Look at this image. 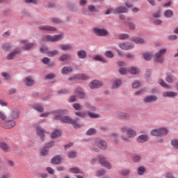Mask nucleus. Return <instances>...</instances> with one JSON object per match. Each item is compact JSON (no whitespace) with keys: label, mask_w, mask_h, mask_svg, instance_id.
<instances>
[{"label":"nucleus","mask_w":178,"mask_h":178,"mask_svg":"<svg viewBox=\"0 0 178 178\" xmlns=\"http://www.w3.org/2000/svg\"><path fill=\"white\" fill-rule=\"evenodd\" d=\"M120 131L124 134L127 133V136L122 135L120 136V139L122 141H124V143L130 142L131 138H134V137L137 136V131L129 126H122L120 128Z\"/></svg>","instance_id":"nucleus-1"},{"label":"nucleus","mask_w":178,"mask_h":178,"mask_svg":"<svg viewBox=\"0 0 178 178\" xmlns=\"http://www.w3.org/2000/svg\"><path fill=\"white\" fill-rule=\"evenodd\" d=\"M58 120H60L62 123H67L69 124H72L74 129H80V127H83V125L79 123V120H80V118L73 119L67 115H65L60 117L58 119Z\"/></svg>","instance_id":"nucleus-2"},{"label":"nucleus","mask_w":178,"mask_h":178,"mask_svg":"<svg viewBox=\"0 0 178 178\" xmlns=\"http://www.w3.org/2000/svg\"><path fill=\"white\" fill-rule=\"evenodd\" d=\"M76 116H79V118H88L89 116L90 119H98L99 118V114H97L95 113H92L91 111H77L75 113Z\"/></svg>","instance_id":"nucleus-3"},{"label":"nucleus","mask_w":178,"mask_h":178,"mask_svg":"<svg viewBox=\"0 0 178 178\" xmlns=\"http://www.w3.org/2000/svg\"><path fill=\"white\" fill-rule=\"evenodd\" d=\"M168 49H161L159 51V52L156 53L153 55V59L154 62L156 63H163L165 59L163 58V55L166 54Z\"/></svg>","instance_id":"nucleus-4"},{"label":"nucleus","mask_w":178,"mask_h":178,"mask_svg":"<svg viewBox=\"0 0 178 178\" xmlns=\"http://www.w3.org/2000/svg\"><path fill=\"white\" fill-rule=\"evenodd\" d=\"M63 36H64L63 33H60L59 35H47L43 37L42 41L56 42L58 41H61V40H63Z\"/></svg>","instance_id":"nucleus-5"},{"label":"nucleus","mask_w":178,"mask_h":178,"mask_svg":"<svg viewBox=\"0 0 178 178\" xmlns=\"http://www.w3.org/2000/svg\"><path fill=\"white\" fill-rule=\"evenodd\" d=\"M94 143L96 147H98L99 149H102V151H106V149H108V143L105 141V140L97 138L95 139Z\"/></svg>","instance_id":"nucleus-6"},{"label":"nucleus","mask_w":178,"mask_h":178,"mask_svg":"<svg viewBox=\"0 0 178 178\" xmlns=\"http://www.w3.org/2000/svg\"><path fill=\"white\" fill-rule=\"evenodd\" d=\"M93 33L97 37H108L109 35V31L106 29H101L98 27H95L92 29Z\"/></svg>","instance_id":"nucleus-7"},{"label":"nucleus","mask_w":178,"mask_h":178,"mask_svg":"<svg viewBox=\"0 0 178 178\" xmlns=\"http://www.w3.org/2000/svg\"><path fill=\"white\" fill-rule=\"evenodd\" d=\"M98 161L101 166L103 168H106V169H108V170L112 169V164H111V163L106 160V157L104 156H99Z\"/></svg>","instance_id":"nucleus-8"},{"label":"nucleus","mask_w":178,"mask_h":178,"mask_svg":"<svg viewBox=\"0 0 178 178\" xmlns=\"http://www.w3.org/2000/svg\"><path fill=\"white\" fill-rule=\"evenodd\" d=\"M22 49L24 51H31L35 47V42H30L27 40H21Z\"/></svg>","instance_id":"nucleus-9"},{"label":"nucleus","mask_w":178,"mask_h":178,"mask_svg":"<svg viewBox=\"0 0 178 178\" xmlns=\"http://www.w3.org/2000/svg\"><path fill=\"white\" fill-rule=\"evenodd\" d=\"M54 115V120H59V118H63V115H69L67 109H58L53 111Z\"/></svg>","instance_id":"nucleus-10"},{"label":"nucleus","mask_w":178,"mask_h":178,"mask_svg":"<svg viewBox=\"0 0 178 178\" xmlns=\"http://www.w3.org/2000/svg\"><path fill=\"white\" fill-rule=\"evenodd\" d=\"M144 104H154L158 101V96L149 95L145 97L143 99Z\"/></svg>","instance_id":"nucleus-11"},{"label":"nucleus","mask_w":178,"mask_h":178,"mask_svg":"<svg viewBox=\"0 0 178 178\" xmlns=\"http://www.w3.org/2000/svg\"><path fill=\"white\" fill-rule=\"evenodd\" d=\"M104 86V83L99 80H93L89 83V87L91 90H97V88H101Z\"/></svg>","instance_id":"nucleus-12"},{"label":"nucleus","mask_w":178,"mask_h":178,"mask_svg":"<svg viewBox=\"0 0 178 178\" xmlns=\"http://www.w3.org/2000/svg\"><path fill=\"white\" fill-rule=\"evenodd\" d=\"M36 133L38 136H39L42 141H44L45 140V134L47 133V131H45V129L40 126H38L36 127Z\"/></svg>","instance_id":"nucleus-13"},{"label":"nucleus","mask_w":178,"mask_h":178,"mask_svg":"<svg viewBox=\"0 0 178 178\" xmlns=\"http://www.w3.org/2000/svg\"><path fill=\"white\" fill-rule=\"evenodd\" d=\"M120 48H121V49H124V51H129L134 48V44L130 42H125L120 44Z\"/></svg>","instance_id":"nucleus-14"},{"label":"nucleus","mask_w":178,"mask_h":178,"mask_svg":"<svg viewBox=\"0 0 178 178\" xmlns=\"http://www.w3.org/2000/svg\"><path fill=\"white\" fill-rule=\"evenodd\" d=\"M20 47L15 48L14 50L12 51V52L8 54V56H6L7 60H12V59H13L15 56H16V55L20 54Z\"/></svg>","instance_id":"nucleus-15"},{"label":"nucleus","mask_w":178,"mask_h":178,"mask_svg":"<svg viewBox=\"0 0 178 178\" xmlns=\"http://www.w3.org/2000/svg\"><path fill=\"white\" fill-rule=\"evenodd\" d=\"M16 126V121L15 120H6L3 124V129H13Z\"/></svg>","instance_id":"nucleus-16"},{"label":"nucleus","mask_w":178,"mask_h":178,"mask_svg":"<svg viewBox=\"0 0 178 178\" xmlns=\"http://www.w3.org/2000/svg\"><path fill=\"white\" fill-rule=\"evenodd\" d=\"M9 118L10 119H13V120H16L18 118H20V111L19 109H13L10 113Z\"/></svg>","instance_id":"nucleus-17"},{"label":"nucleus","mask_w":178,"mask_h":178,"mask_svg":"<svg viewBox=\"0 0 178 178\" xmlns=\"http://www.w3.org/2000/svg\"><path fill=\"white\" fill-rule=\"evenodd\" d=\"M116 115L117 118H118V119H122V120H130L131 119L130 115L127 113L117 112Z\"/></svg>","instance_id":"nucleus-18"},{"label":"nucleus","mask_w":178,"mask_h":178,"mask_svg":"<svg viewBox=\"0 0 178 178\" xmlns=\"http://www.w3.org/2000/svg\"><path fill=\"white\" fill-rule=\"evenodd\" d=\"M177 92L173 91H165L162 93V97H163V98H175L177 97Z\"/></svg>","instance_id":"nucleus-19"},{"label":"nucleus","mask_w":178,"mask_h":178,"mask_svg":"<svg viewBox=\"0 0 178 178\" xmlns=\"http://www.w3.org/2000/svg\"><path fill=\"white\" fill-rule=\"evenodd\" d=\"M39 29L42 31H56V28L55 26L49 25H42L39 26Z\"/></svg>","instance_id":"nucleus-20"},{"label":"nucleus","mask_w":178,"mask_h":178,"mask_svg":"<svg viewBox=\"0 0 178 178\" xmlns=\"http://www.w3.org/2000/svg\"><path fill=\"white\" fill-rule=\"evenodd\" d=\"M122 84H123V81L122 79H115L113 81L111 88L112 90H118V88H119V87H120Z\"/></svg>","instance_id":"nucleus-21"},{"label":"nucleus","mask_w":178,"mask_h":178,"mask_svg":"<svg viewBox=\"0 0 178 178\" xmlns=\"http://www.w3.org/2000/svg\"><path fill=\"white\" fill-rule=\"evenodd\" d=\"M74 92L76 94L77 97L80 98V99H84V98H86V93L84 92L83 88H78L75 90Z\"/></svg>","instance_id":"nucleus-22"},{"label":"nucleus","mask_w":178,"mask_h":178,"mask_svg":"<svg viewBox=\"0 0 178 178\" xmlns=\"http://www.w3.org/2000/svg\"><path fill=\"white\" fill-rule=\"evenodd\" d=\"M71 59L72 55L69 54H65L59 57L58 60H60V62H69V60H71Z\"/></svg>","instance_id":"nucleus-23"},{"label":"nucleus","mask_w":178,"mask_h":178,"mask_svg":"<svg viewBox=\"0 0 178 178\" xmlns=\"http://www.w3.org/2000/svg\"><path fill=\"white\" fill-rule=\"evenodd\" d=\"M149 139V138L148 137V135L142 134L137 138L136 141L138 143H147V141H148Z\"/></svg>","instance_id":"nucleus-24"},{"label":"nucleus","mask_w":178,"mask_h":178,"mask_svg":"<svg viewBox=\"0 0 178 178\" xmlns=\"http://www.w3.org/2000/svg\"><path fill=\"white\" fill-rule=\"evenodd\" d=\"M24 83L25 86H27V87H33V85L34 84V79H33V77L31 76H27L24 80Z\"/></svg>","instance_id":"nucleus-25"},{"label":"nucleus","mask_w":178,"mask_h":178,"mask_svg":"<svg viewBox=\"0 0 178 178\" xmlns=\"http://www.w3.org/2000/svg\"><path fill=\"white\" fill-rule=\"evenodd\" d=\"M0 148L3 151V152H9L10 150V147L6 142H0Z\"/></svg>","instance_id":"nucleus-26"},{"label":"nucleus","mask_w":178,"mask_h":178,"mask_svg":"<svg viewBox=\"0 0 178 178\" xmlns=\"http://www.w3.org/2000/svg\"><path fill=\"white\" fill-rule=\"evenodd\" d=\"M51 163L53 165H60L62 163V157L60 156H56L51 160Z\"/></svg>","instance_id":"nucleus-27"},{"label":"nucleus","mask_w":178,"mask_h":178,"mask_svg":"<svg viewBox=\"0 0 178 178\" xmlns=\"http://www.w3.org/2000/svg\"><path fill=\"white\" fill-rule=\"evenodd\" d=\"M129 10L126 7L119 6L113 10V13H127Z\"/></svg>","instance_id":"nucleus-28"},{"label":"nucleus","mask_w":178,"mask_h":178,"mask_svg":"<svg viewBox=\"0 0 178 178\" xmlns=\"http://www.w3.org/2000/svg\"><path fill=\"white\" fill-rule=\"evenodd\" d=\"M61 73L62 74H71L73 73V67H63Z\"/></svg>","instance_id":"nucleus-29"},{"label":"nucleus","mask_w":178,"mask_h":178,"mask_svg":"<svg viewBox=\"0 0 178 178\" xmlns=\"http://www.w3.org/2000/svg\"><path fill=\"white\" fill-rule=\"evenodd\" d=\"M165 81L168 83V84H172V83H175V79L173 78V74L167 72L165 74Z\"/></svg>","instance_id":"nucleus-30"},{"label":"nucleus","mask_w":178,"mask_h":178,"mask_svg":"<svg viewBox=\"0 0 178 178\" xmlns=\"http://www.w3.org/2000/svg\"><path fill=\"white\" fill-rule=\"evenodd\" d=\"M62 136V130L60 129H55L51 134V138H58V137H60Z\"/></svg>","instance_id":"nucleus-31"},{"label":"nucleus","mask_w":178,"mask_h":178,"mask_svg":"<svg viewBox=\"0 0 178 178\" xmlns=\"http://www.w3.org/2000/svg\"><path fill=\"white\" fill-rule=\"evenodd\" d=\"M32 108L35 109V111H37L38 112L42 113L44 111V106L40 104H35L32 106Z\"/></svg>","instance_id":"nucleus-32"},{"label":"nucleus","mask_w":178,"mask_h":178,"mask_svg":"<svg viewBox=\"0 0 178 178\" xmlns=\"http://www.w3.org/2000/svg\"><path fill=\"white\" fill-rule=\"evenodd\" d=\"M60 48L61 51H73V45L72 44H61Z\"/></svg>","instance_id":"nucleus-33"},{"label":"nucleus","mask_w":178,"mask_h":178,"mask_svg":"<svg viewBox=\"0 0 178 178\" xmlns=\"http://www.w3.org/2000/svg\"><path fill=\"white\" fill-rule=\"evenodd\" d=\"M131 40L135 42L136 44H145V42H147L145 40L141 38L134 37L131 38Z\"/></svg>","instance_id":"nucleus-34"},{"label":"nucleus","mask_w":178,"mask_h":178,"mask_svg":"<svg viewBox=\"0 0 178 178\" xmlns=\"http://www.w3.org/2000/svg\"><path fill=\"white\" fill-rule=\"evenodd\" d=\"M76 55L79 59H86L87 51L86 50H79L77 51Z\"/></svg>","instance_id":"nucleus-35"},{"label":"nucleus","mask_w":178,"mask_h":178,"mask_svg":"<svg viewBox=\"0 0 178 178\" xmlns=\"http://www.w3.org/2000/svg\"><path fill=\"white\" fill-rule=\"evenodd\" d=\"M159 137H163V136H168L169 131L166 128H159Z\"/></svg>","instance_id":"nucleus-36"},{"label":"nucleus","mask_w":178,"mask_h":178,"mask_svg":"<svg viewBox=\"0 0 178 178\" xmlns=\"http://www.w3.org/2000/svg\"><path fill=\"white\" fill-rule=\"evenodd\" d=\"M93 60H97L98 62H103L104 63H106V58L101 56L100 55H96L92 57Z\"/></svg>","instance_id":"nucleus-37"},{"label":"nucleus","mask_w":178,"mask_h":178,"mask_svg":"<svg viewBox=\"0 0 178 178\" xmlns=\"http://www.w3.org/2000/svg\"><path fill=\"white\" fill-rule=\"evenodd\" d=\"M67 158H69V159H73L74 158H76V156H77L78 153L77 151L76 150H72L67 152Z\"/></svg>","instance_id":"nucleus-38"},{"label":"nucleus","mask_w":178,"mask_h":178,"mask_svg":"<svg viewBox=\"0 0 178 178\" xmlns=\"http://www.w3.org/2000/svg\"><path fill=\"white\" fill-rule=\"evenodd\" d=\"M173 15H175V13L172 10H166L164 12V16L167 19H170V18L173 17Z\"/></svg>","instance_id":"nucleus-39"},{"label":"nucleus","mask_w":178,"mask_h":178,"mask_svg":"<svg viewBox=\"0 0 178 178\" xmlns=\"http://www.w3.org/2000/svg\"><path fill=\"white\" fill-rule=\"evenodd\" d=\"M111 138H113V142L115 143V144H119L120 141H119V134L118 132H113L111 134Z\"/></svg>","instance_id":"nucleus-40"},{"label":"nucleus","mask_w":178,"mask_h":178,"mask_svg":"<svg viewBox=\"0 0 178 178\" xmlns=\"http://www.w3.org/2000/svg\"><path fill=\"white\" fill-rule=\"evenodd\" d=\"M128 72L131 74H138V73H140V70L136 67H131L128 69Z\"/></svg>","instance_id":"nucleus-41"},{"label":"nucleus","mask_w":178,"mask_h":178,"mask_svg":"<svg viewBox=\"0 0 178 178\" xmlns=\"http://www.w3.org/2000/svg\"><path fill=\"white\" fill-rule=\"evenodd\" d=\"M143 58L145 60H151L154 58V54L151 52H146L143 54Z\"/></svg>","instance_id":"nucleus-42"},{"label":"nucleus","mask_w":178,"mask_h":178,"mask_svg":"<svg viewBox=\"0 0 178 178\" xmlns=\"http://www.w3.org/2000/svg\"><path fill=\"white\" fill-rule=\"evenodd\" d=\"M105 175H106V170L104 169V168L98 170L96 172V176H97V177H101L102 176H105Z\"/></svg>","instance_id":"nucleus-43"},{"label":"nucleus","mask_w":178,"mask_h":178,"mask_svg":"<svg viewBox=\"0 0 178 178\" xmlns=\"http://www.w3.org/2000/svg\"><path fill=\"white\" fill-rule=\"evenodd\" d=\"M130 173H131V170L129 168H124L121 170V175L125 177L130 176Z\"/></svg>","instance_id":"nucleus-44"},{"label":"nucleus","mask_w":178,"mask_h":178,"mask_svg":"<svg viewBox=\"0 0 178 178\" xmlns=\"http://www.w3.org/2000/svg\"><path fill=\"white\" fill-rule=\"evenodd\" d=\"M152 17H154V19H159L162 17V10L161 9H159L158 10L155 11Z\"/></svg>","instance_id":"nucleus-45"},{"label":"nucleus","mask_w":178,"mask_h":178,"mask_svg":"<svg viewBox=\"0 0 178 178\" xmlns=\"http://www.w3.org/2000/svg\"><path fill=\"white\" fill-rule=\"evenodd\" d=\"M12 48H13V44H12V43H6L2 45V49L4 51H10Z\"/></svg>","instance_id":"nucleus-46"},{"label":"nucleus","mask_w":178,"mask_h":178,"mask_svg":"<svg viewBox=\"0 0 178 178\" xmlns=\"http://www.w3.org/2000/svg\"><path fill=\"white\" fill-rule=\"evenodd\" d=\"M48 154H49V147H43L40 151V154L42 156H46V155H48Z\"/></svg>","instance_id":"nucleus-47"},{"label":"nucleus","mask_w":178,"mask_h":178,"mask_svg":"<svg viewBox=\"0 0 178 178\" xmlns=\"http://www.w3.org/2000/svg\"><path fill=\"white\" fill-rule=\"evenodd\" d=\"M60 52L58 50H53L49 51L47 53V56H49L50 58H53V56H56V55H59Z\"/></svg>","instance_id":"nucleus-48"},{"label":"nucleus","mask_w":178,"mask_h":178,"mask_svg":"<svg viewBox=\"0 0 178 178\" xmlns=\"http://www.w3.org/2000/svg\"><path fill=\"white\" fill-rule=\"evenodd\" d=\"M70 173H74L76 175H80L82 173L81 170H80L79 168H71L70 169Z\"/></svg>","instance_id":"nucleus-49"},{"label":"nucleus","mask_w":178,"mask_h":178,"mask_svg":"<svg viewBox=\"0 0 178 178\" xmlns=\"http://www.w3.org/2000/svg\"><path fill=\"white\" fill-rule=\"evenodd\" d=\"M94 134H97V129L95 128H90L86 131L87 136H94Z\"/></svg>","instance_id":"nucleus-50"},{"label":"nucleus","mask_w":178,"mask_h":178,"mask_svg":"<svg viewBox=\"0 0 178 178\" xmlns=\"http://www.w3.org/2000/svg\"><path fill=\"white\" fill-rule=\"evenodd\" d=\"M159 84L161 86V87H163V88H170V86L168 85L162 79H159L158 80Z\"/></svg>","instance_id":"nucleus-51"},{"label":"nucleus","mask_w":178,"mask_h":178,"mask_svg":"<svg viewBox=\"0 0 178 178\" xmlns=\"http://www.w3.org/2000/svg\"><path fill=\"white\" fill-rule=\"evenodd\" d=\"M171 145L174 148V149H178V139H172L171 140Z\"/></svg>","instance_id":"nucleus-52"},{"label":"nucleus","mask_w":178,"mask_h":178,"mask_svg":"<svg viewBox=\"0 0 178 178\" xmlns=\"http://www.w3.org/2000/svg\"><path fill=\"white\" fill-rule=\"evenodd\" d=\"M137 170L138 176H143L144 173H145V168H144L143 166L138 167Z\"/></svg>","instance_id":"nucleus-53"},{"label":"nucleus","mask_w":178,"mask_h":178,"mask_svg":"<svg viewBox=\"0 0 178 178\" xmlns=\"http://www.w3.org/2000/svg\"><path fill=\"white\" fill-rule=\"evenodd\" d=\"M150 134L154 137H159V128L152 130Z\"/></svg>","instance_id":"nucleus-54"},{"label":"nucleus","mask_w":178,"mask_h":178,"mask_svg":"<svg viewBox=\"0 0 178 178\" xmlns=\"http://www.w3.org/2000/svg\"><path fill=\"white\" fill-rule=\"evenodd\" d=\"M119 73L120 74H122V76H124V74H129V69L127 70V68L121 67L119 70Z\"/></svg>","instance_id":"nucleus-55"},{"label":"nucleus","mask_w":178,"mask_h":178,"mask_svg":"<svg viewBox=\"0 0 178 178\" xmlns=\"http://www.w3.org/2000/svg\"><path fill=\"white\" fill-rule=\"evenodd\" d=\"M40 52H42V54H47L48 55V52H49V49L47 46H42L40 47Z\"/></svg>","instance_id":"nucleus-56"},{"label":"nucleus","mask_w":178,"mask_h":178,"mask_svg":"<svg viewBox=\"0 0 178 178\" xmlns=\"http://www.w3.org/2000/svg\"><path fill=\"white\" fill-rule=\"evenodd\" d=\"M1 76L5 79V80H10V79H12V76L8 72L1 73Z\"/></svg>","instance_id":"nucleus-57"},{"label":"nucleus","mask_w":178,"mask_h":178,"mask_svg":"<svg viewBox=\"0 0 178 178\" xmlns=\"http://www.w3.org/2000/svg\"><path fill=\"white\" fill-rule=\"evenodd\" d=\"M133 88H140L141 87V81H135L134 83L132 84Z\"/></svg>","instance_id":"nucleus-58"},{"label":"nucleus","mask_w":178,"mask_h":178,"mask_svg":"<svg viewBox=\"0 0 178 178\" xmlns=\"http://www.w3.org/2000/svg\"><path fill=\"white\" fill-rule=\"evenodd\" d=\"M104 56H106V58H113L115 56V55H113V53L111 51H106L104 53Z\"/></svg>","instance_id":"nucleus-59"},{"label":"nucleus","mask_w":178,"mask_h":178,"mask_svg":"<svg viewBox=\"0 0 178 178\" xmlns=\"http://www.w3.org/2000/svg\"><path fill=\"white\" fill-rule=\"evenodd\" d=\"M55 76L56 75L54 73L48 74L45 76V80H52L53 79H55Z\"/></svg>","instance_id":"nucleus-60"},{"label":"nucleus","mask_w":178,"mask_h":178,"mask_svg":"<svg viewBox=\"0 0 178 178\" xmlns=\"http://www.w3.org/2000/svg\"><path fill=\"white\" fill-rule=\"evenodd\" d=\"M73 108L76 110V111H81L82 109V106L81 105H80V104L79 103H75L73 104Z\"/></svg>","instance_id":"nucleus-61"},{"label":"nucleus","mask_w":178,"mask_h":178,"mask_svg":"<svg viewBox=\"0 0 178 178\" xmlns=\"http://www.w3.org/2000/svg\"><path fill=\"white\" fill-rule=\"evenodd\" d=\"M129 35L127 33H122L119 35L120 40H127L129 38Z\"/></svg>","instance_id":"nucleus-62"},{"label":"nucleus","mask_w":178,"mask_h":178,"mask_svg":"<svg viewBox=\"0 0 178 178\" xmlns=\"http://www.w3.org/2000/svg\"><path fill=\"white\" fill-rule=\"evenodd\" d=\"M6 113L3 111H0V119H1V120H6Z\"/></svg>","instance_id":"nucleus-63"},{"label":"nucleus","mask_w":178,"mask_h":178,"mask_svg":"<svg viewBox=\"0 0 178 178\" xmlns=\"http://www.w3.org/2000/svg\"><path fill=\"white\" fill-rule=\"evenodd\" d=\"M128 27L130 30H134L136 29V24L133 22H129Z\"/></svg>","instance_id":"nucleus-64"}]
</instances>
